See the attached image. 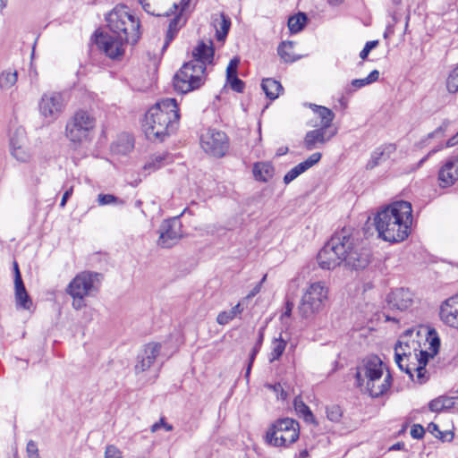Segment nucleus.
Masks as SVG:
<instances>
[{
	"mask_svg": "<svg viewBox=\"0 0 458 458\" xmlns=\"http://www.w3.org/2000/svg\"><path fill=\"white\" fill-rule=\"evenodd\" d=\"M439 345L438 337L433 335L428 327L408 329L395 345V362L412 380L416 372V381L422 384L428 379L425 367L428 358L437 353Z\"/></svg>",
	"mask_w": 458,
	"mask_h": 458,
	"instance_id": "obj_1",
	"label": "nucleus"
},
{
	"mask_svg": "<svg viewBox=\"0 0 458 458\" xmlns=\"http://www.w3.org/2000/svg\"><path fill=\"white\" fill-rule=\"evenodd\" d=\"M318 267L333 270L340 265L354 270L364 269L370 261L369 250L361 248L351 228L344 227L336 232L324 245L317 256Z\"/></svg>",
	"mask_w": 458,
	"mask_h": 458,
	"instance_id": "obj_2",
	"label": "nucleus"
},
{
	"mask_svg": "<svg viewBox=\"0 0 458 458\" xmlns=\"http://www.w3.org/2000/svg\"><path fill=\"white\" fill-rule=\"evenodd\" d=\"M411 204L399 200L379 210L374 217L378 237L386 242H399L405 240L412 224Z\"/></svg>",
	"mask_w": 458,
	"mask_h": 458,
	"instance_id": "obj_3",
	"label": "nucleus"
},
{
	"mask_svg": "<svg viewBox=\"0 0 458 458\" xmlns=\"http://www.w3.org/2000/svg\"><path fill=\"white\" fill-rule=\"evenodd\" d=\"M179 119V108L174 98L158 101L145 115L143 130L146 137L150 140L163 141L177 130Z\"/></svg>",
	"mask_w": 458,
	"mask_h": 458,
	"instance_id": "obj_4",
	"label": "nucleus"
},
{
	"mask_svg": "<svg viewBox=\"0 0 458 458\" xmlns=\"http://www.w3.org/2000/svg\"><path fill=\"white\" fill-rule=\"evenodd\" d=\"M385 369L377 356L366 357L356 368V386L372 398L382 396L392 385V376L387 370L385 373Z\"/></svg>",
	"mask_w": 458,
	"mask_h": 458,
	"instance_id": "obj_5",
	"label": "nucleus"
},
{
	"mask_svg": "<svg viewBox=\"0 0 458 458\" xmlns=\"http://www.w3.org/2000/svg\"><path fill=\"white\" fill-rule=\"evenodd\" d=\"M109 31L123 38L131 44L138 42L140 32V21L130 13L125 5L115 6L106 17Z\"/></svg>",
	"mask_w": 458,
	"mask_h": 458,
	"instance_id": "obj_6",
	"label": "nucleus"
},
{
	"mask_svg": "<svg viewBox=\"0 0 458 458\" xmlns=\"http://www.w3.org/2000/svg\"><path fill=\"white\" fill-rule=\"evenodd\" d=\"M329 298V288L323 281L310 284L302 293L298 312L304 319H311L323 311Z\"/></svg>",
	"mask_w": 458,
	"mask_h": 458,
	"instance_id": "obj_7",
	"label": "nucleus"
},
{
	"mask_svg": "<svg viewBox=\"0 0 458 458\" xmlns=\"http://www.w3.org/2000/svg\"><path fill=\"white\" fill-rule=\"evenodd\" d=\"M100 277L101 275L98 273L83 271L69 283L65 291L72 298L73 309L80 310L86 307L85 298L98 292Z\"/></svg>",
	"mask_w": 458,
	"mask_h": 458,
	"instance_id": "obj_8",
	"label": "nucleus"
},
{
	"mask_svg": "<svg viewBox=\"0 0 458 458\" xmlns=\"http://www.w3.org/2000/svg\"><path fill=\"white\" fill-rule=\"evenodd\" d=\"M206 67L197 61L185 63L173 79L175 91L186 94L199 89L206 81Z\"/></svg>",
	"mask_w": 458,
	"mask_h": 458,
	"instance_id": "obj_9",
	"label": "nucleus"
},
{
	"mask_svg": "<svg viewBox=\"0 0 458 458\" xmlns=\"http://www.w3.org/2000/svg\"><path fill=\"white\" fill-rule=\"evenodd\" d=\"M300 435L299 423L289 418L277 420L266 434V442L273 446L286 447L297 441Z\"/></svg>",
	"mask_w": 458,
	"mask_h": 458,
	"instance_id": "obj_10",
	"label": "nucleus"
},
{
	"mask_svg": "<svg viewBox=\"0 0 458 458\" xmlns=\"http://www.w3.org/2000/svg\"><path fill=\"white\" fill-rule=\"evenodd\" d=\"M95 118L87 111L79 110L66 124V137L73 143L89 141L95 128Z\"/></svg>",
	"mask_w": 458,
	"mask_h": 458,
	"instance_id": "obj_11",
	"label": "nucleus"
},
{
	"mask_svg": "<svg viewBox=\"0 0 458 458\" xmlns=\"http://www.w3.org/2000/svg\"><path fill=\"white\" fill-rule=\"evenodd\" d=\"M200 147L208 156L220 158L228 151L229 139L222 131L208 129L200 136Z\"/></svg>",
	"mask_w": 458,
	"mask_h": 458,
	"instance_id": "obj_12",
	"label": "nucleus"
},
{
	"mask_svg": "<svg viewBox=\"0 0 458 458\" xmlns=\"http://www.w3.org/2000/svg\"><path fill=\"white\" fill-rule=\"evenodd\" d=\"M64 107V95L55 91L43 94L38 103L39 113L48 123L55 121Z\"/></svg>",
	"mask_w": 458,
	"mask_h": 458,
	"instance_id": "obj_13",
	"label": "nucleus"
},
{
	"mask_svg": "<svg viewBox=\"0 0 458 458\" xmlns=\"http://www.w3.org/2000/svg\"><path fill=\"white\" fill-rule=\"evenodd\" d=\"M95 43L108 57L114 59L123 55L124 44L128 42L111 32H96Z\"/></svg>",
	"mask_w": 458,
	"mask_h": 458,
	"instance_id": "obj_14",
	"label": "nucleus"
},
{
	"mask_svg": "<svg viewBox=\"0 0 458 458\" xmlns=\"http://www.w3.org/2000/svg\"><path fill=\"white\" fill-rule=\"evenodd\" d=\"M182 223L176 218L165 220L159 228L157 245L162 248H171L182 238Z\"/></svg>",
	"mask_w": 458,
	"mask_h": 458,
	"instance_id": "obj_15",
	"label": "nucleus"
},
{
	"mask_svg": "<svg viewBox=\"0 0 458 458\" xmlns=\"http://www.w3.org/2000/svg\"><path fill=\"white\" fill-rule=\"evenodd\" d=\"M12 156L19 162L27 163L31 159V153L28 148V140L25 131L17 129L10 140Z\"/></svg>",
	"mask_w": 458,
	"mask_h": 458,
	"instance_id": "obj_16",
	"label": "nucleus"
},
{
	"mask_svg": "<svg viewBox=\"0 0 458 458\" xmlns=\"http://www.w3.org/2000/svg\"><path fill=\"white\" fill-rule=\"evenodd\" d=\"M161 344L151 342L144 345L141 352L138 354L137 363L135 365L136 373H141L148 370L155 362L159 355Z\"/></svg>",
	"mask_w": 458,
	"mask_h": 458,
	"instance_id": "obj_17",
	"label": "nucleus"
},
{
	"mask_svg": "<svg viewBox=\"0 0 458 458\" xmlns=\"http://www.w3.org/2000/svg\"><path fill=\"white\" fill-rule=\"evenodd\" d=\"M442 187L452 186L458 180V156H452L444 163L438 172Z\"/></svg>",
	"mask_w": 458,
	"mask_h": 458,
	"instance_id": "obj_18",
	"label": "nucleus"
},
{
	"mask_svg": "<svg viewBox=\"0 0 458 458\" xmlns=\"http://www.w3.org/2000/svg\"><path fill=\"white\" fill-rule=\"evenodd\" d=\"M386 301L390 309L405 310L412 305L413 294L408 289H395L387 295Z\"/></svg>",
	"mask_w": 458,
	"mask_h": 458,
	"instance_id": "obj_19",
	"label": "nucleus"
},
{
	"mask_svg": "<svg viewBox=\"0 0 458 458\" xmlns=\"http://www.w3.org/2000/svg\"><path fill=\"white\" fill-rule=\"evenodd\" d=\"M440 318L447 326L458 328V294L450 297L441 305Z\"/></svg>",
	"mask_w": 458,
	"mask_h": 458,
	"instance_id": "obj_20",
	"label": "nucleus"
},
{
	"mask_svg": "<svg viewBox=\"0 0 458 458\" xmlns=\"http://www.w3.org/2000/svg\"><path fill=\"white\" fill-rule=\"evenodd\" d=\"M336 134V131H332L327 135V128L320 127L316 130L310 131L304 138V146L308 150L316 148L317 144L323 145Z\"/></svg>",
	"mask_w": 458,
	"mask_h": 458,
	"instance_id": "obj_21",
	"label": "nucleus"
},
{
	"mask_svg": "<svg viewBox=\"0 0 458 458\" xmlns=\"http://www.w3.org/2000/svg\"><path fill=\"white\" fill-rule=\"evenodd\" d=\"M214 54L215 50L211 40L208 43L199 41L192 50L193 59L191 61H197L207 68V64H212Z\"/></svg>",
	"mask_w": 458,
	"mask_h": 458,
	"instance_id": "obj_22",
	"label": "nucleus"
},
{
	"mask_svg": "<svg viewBox=\"0 0 458 458\" xmlns=\"http://www.w3.org/2000/svg\"><path fill=\"white\" fill-rule=\"evenodd\" d=\"M214 54L215 50L211 40L208 43L199 41L192 50L193 59L191 61H197L207 68V64H212Z\"/></svg>",
	"mask_w": 458,
	"mask_h": 458,
	"instance_id": "obj_23",
	"label": "nucleus"
},
{
	"mask_svg": "<svg viewBox=\"0 0 458 458\" xmlns=\"http://www.w3.org/2000/svg\"><path fill=\"white\" fill-rule=\"evenodd\" d=\"M212 25L216 30V38L218 41H224L231 27L230 19L224 13L215 14L212 17Z\"/></svg>",
	"mask_w": 458,
	"mask_h": 458,
	"instance_id": "obj_24",
	"label": "nucleus"
},
{
	"mask_svg": "<svg viewBox=\"0 0 458 458\" xmlns=\"http://www.w3.org/2000/svg\"><path fill=\"white\" fill-rule=\"evenodd\" d=\"M143 9L149 14L155 16H165L169 15L170 13H174L178 8L179 4L176 2L171 3V6L167 9L163 8L156 4H150L148 0H139Z\"/></svg>",
	"mask_w": 458,
	"mask_h": 458,
	"instance_id": "obj_25",
	"label": "nucleus"
},
{
	"mask_svg": "<svg viewBox=\"0 0 458 458\" xmlns=\"http://www.w3.org/2000/svg\"><path fill=\"white\" fill-rule=\"evenodd\" d=\"M16 305L24 310H30L32 301L25 289L22 279L18 277L17 283H14Z\"/></svg>",
	"mask_w": 458,
	"mask_h": 458,
	"instance_id": "obj_26",
	"label": "nucleus"
},
{
	"mask_svg": "<svg viewBox=\"0 0 458 458\" xmlns=\"http://www.w3.org/2000/svg\"><path fill=\"white\" fill-rule=\"evenodd\" d=\"M274 167L269 162H258L253 165V175L256 180L267 182L274 176Z\"/></svg>",
	"mask_w": 458,
	"mask_h": 458,
	"instance_id": "obj_27",
	"label": "nucleus"
},
{
	"mask_svg": "<svg viewBox=\"0 0 458 458\" xmlns=\"http://www.w3.org/2000/svg\"><path fill=\"white\" fill-rule=\"evenodd\" d=\"M378 77L379 72L373 70L366 78L352 80L351 84L345 89V91L347 94H352L357 89L377 81Z\"/></svg>",
	"mask_w": 458,
	"mask_h": 458,
	"instance_id": "obj_28",
	"label": "nucleus"
},
{
	"mask_svg": "<svg viewBox=\"0 0 458 458\" xmlns=\"http://www.w3.org/2000/svg\"><path fill=\"white\" fill-rule=\"evenodd\" d=\"M261 88L268 98L274 100L279 97L280 92L283 90L281 83L274 79H264L261 83Z\"/></svg>",
	"mask_w": 458,
	"mask_h": 458,
	"instance_id": "obj_29",
	"label": "nucleus"
},
{
	"mask_svg": "<svg viewBox=\"0 0 458 458\" xmlns=\"http://www.w3.org/2000/svg\"><path fill=\"white\" fill-rule=\"evenodd\" d=\"M171 161L172 157L168 154H156L153 157H151L149 160L145 164L144 169L150 173L152 171L161 168L162 166L167 165Z\"/></svg>",
	"mask_w": 458,
	"mask_h": 458,
	"instance_id": "obj_30",
	"label": "nucleus"
},
{
	"mask_svg": "<svg viewBox=\"0 0 458 458\" xmlns=\"http://www.w3.org/2000/svg\"><path fill=\"white\" fill-rule=\"evenodd\" d=\"M310 106L320 118L321 127L329 128L335 118L333 111L326 106L310 104Z\"/></svg>",
	"mask_w": 458,
	"mask_h": 458,
	"instance_id": "obj_31",
	"label": "nucleus"
},
{
	"mask_svg": "<svg viewBox=\"0 0 458 458\" xmlns=\"http://www.w3.org/2000/svg\"><path fill=\"white\" fill-rule=\"evenodd\" d=\"M185 19L182 17V14L176 15L174 19H172L169 22L165 41L163 48H166L169 43L174 39L178 30L184 25Z\"/></svg>",
	"mask_w": 458,
	"mask_h": 458,
	"instance_id": "obj_32",
	"label": "nucleus"
},
{
	"mask_svg": "<svg viewBox=\"0 0 458 458\" xmlns=\"http://www.w3.org/2000/svg\"><path fill=\"white\" fill-rule=\"evenodd\" d=\"M455 404V398L449 396H439L428 403V408L433 412H440L451 409Z\"/></svg>",
	"mask_w": 458,
	"mask_h": 458,
	"instance_id": "obj_33",
	"label": "nucleus"
},
{
	"mask_svg": "<svg viewBox=\"0 0 458 458\" xmlns=\"http://www.w3.org/2000/svg\"><path fill=\"white\" fill-rule=\"evenodd\" d=\"M286 347V341L279 337H275L271 342V351L268 354L269 362H274L281 358Z\"/></svg>",
	"mask_w": 458,
	"mask_h": 458,
	"instance_id": "obj_34",
	"label": "nucleus"
},
{
	"mask_svg": "<svg viewBox=\"0 0 458 458\" xmlns=\"http://www.w3.org/2000/svg\"><path fill=\"white\" fill-rule=\"evenodd\" d=\"M293 406L297 414L303 418V420L307 422L314 423L318 425L315 420L314 415L312 414L309 406H307L300 397H296L293 401Z\"/></svg>",
	"mask_w": 458,
	"mask_h": 458,
	"instance_id": "obj_35",
	"label": "nucleus"
},
{
	"mask_svg": "<svg viewBox=\"0 0 458 458\" xmlns=\"http://www.w3.org/2000/svg\"><path fill=\"white\" fill-rule=\"evenodd\" d=\"M18 73L15 70H4L0 73V88L4 90L9 89L15 85Z\"/></svg>",
	"mask_w": 458,
	"mask_h": 458,
	"instance_id": "obj_36",
	"label": "nucleus"
},
{
	"mask_svg": "<svg viewBox=\"0 0 458 458\" xmlns=\"http://www.w3.org/2000/svg\"><path fill=\"white\" fill-rule=\"evenodd\" d=\"M450 121L447 119H445L442 123L433 131L427 134V136L421 140L420 142V147H424L428 145V141L431 139H442L445 136V131H447Z\"/></svg>",
	"mask_w": 458,
	"mask_h": 458,
	"instance_id": "obj_37",
	"label": "nucleus"
},
{
	"mask_svg": "<svg viewBox=\"0 0 458 458\" xmlns=\"http://www.w3.org/2000/svg\"><path fill=\"white\" fill-rule=\"evenodd\" d=\"M277 52L280 57L286 63L296 60L293 54V43L291 41L282 42L277 48Z\"/></svg>",
	"mask_w": 458,
	"mask_h": 458,
	"instance_id": "obj_38",
	"label": "nucleus"
},
{
	"mask_svg": "<svg viewBox=\"0 0 458 458\" xmlns=\"http://www.w3.org/2000/svg\"><path fill=\"white\" fill-rule=\"evenodd\" d=\"M307 16L303 13H299L297 15L292 16L288 20V28L293 33L300 32L305 26Z\"/></svg>",
	"mask_w": 458,
	"mask_h": 458,
	"instance_id": "obj_39",
	"label": "nucleus"
},
{
	"mask_svg": "<svg viewBox=\"0 0 458 458\" xmlns=\"http://www.w3.org/2000/svg\"><path fill=\"white\" fill-rule=\"evenodd\" d=\"M445 86L449 93H456L458 91V64L449 73L445 81Z\"/></svg>",
	"mask_w": 458,
	"mask_h": 458,
	"instance_id": "obj_40",
	"label": "nucleus"
},
{
	"mask_svg": "<svg viewBox=\"0 0 458 458\" xmlns=\"http://www.w3.org/2000/svg\"><path fill=\"white\" fill-rule=\"evenodd\" d=\"M458 142V132L456 133L455 136H454L453 138L449 139L445 144H443V143H439L437 147H435L434 148H432L420 161V164H422L424 163L429 157H431L433 154L440 151L441 149H443L445 147H452L454 145H455L456 143Z\"/></svg>",
	"mask_w": 458,
	"mask_h": 458,
	"instance_id": "obj_41",
	"label": "nucleus"
},
{
	"mask_svg": "<svg viewBox=\"0 0 458 458\" xmlns=\"http://www.w3.org/2000/svg\"><path fill=\"white\" fill-rule=\"evenodd\" d=\"M326 412L327 419L333 422H339L343 416V411L340 406L335 404L327 406Z\"/></svg>",
	"mask_w": 458,
	"mask_h": 458,
	"instance_id": "obj_42",
	"label": "nucleus"
},
{
	"mask_svg": "<svg viewBox=\"0 0 458 458\" xmlns=\"http://www.w3.org/2000/svg\"><path fill=\"white\" fill-rule=\"evenodd\" d=\"M306 170L301 165V164H298L294 167H293L284 177V182L285 184L290 183L294 179H296L299 175H301L302 173H304Z\"/></svg>",
	"mask_w": 458,
	"mask_h": 458,
	"instance_id": "obj_43",
	"label": "nucleus"
},
{
	"mask_svg": "<svg viewBox=\"0 0 458 458\" xmlns=\"http://www.w3.org/2000/svg\"><path fill=\"white\" fill-rule=\"evenodd\" d=\"M98 203L99 206H106L110 204H122L123 201L112 194H98Z\"/></svg>",
	"mask_w": 458,
	"mask_h": 458,
	"instance_id": "obj_44",
	"label": "nucleus"
},
{
	"mask_svg": "<svg viewBox=\"0 0 458 458\" xmlns=\"http://www.w3.org/2000/svg\"><path fill=\"white\" fill-rule=\"evenodd\" d=\"M231 89L236 92H242L244 89V82L237 76L226 79Z\"/></svg>",
	"mask_w": 458,
	"mask_h": 458,
	"instance_id": "obj_45",
	"label": "nucleus"
},
{
	"mask_svg": "<svg viewBox=\"0 0 458 458\" xmlns=\"http://www.w3.org/2000/svg\"><path fill=\"white\" fill-rule=\"evenodd\" d=\"M321 158V154L319 152L313 153L310 155L305 161L301 162V165L307 171L309 168L316 165Z\"/></svg>",
	"mask_w": 458,
	"mask_h": 458,
	"instance_id": "obj_46",
	"label": "nucleus"
},
{
	"mask_svg": "<svg viewBox=\"0 0 458 458\" xmlns=\"http://www.w3.org/2000/svg\"><path fill=\"white\" fill-rule=\"evenodd\" d=\"M240 63L239 58H233L226 68V79L237 76V68Z\"/></svg>",
	"mask_w": 458,
	"mask_h": 458,
	"instance_id": "obj_47",
	"label": "nucleus"
},
{
	"mask_svg": "<svg viewBox=\"0 0 458 458\" xmlns=\"http://www.w3.org/2000/svg\"><path fill=\"white\" fill-rule=\"evenodd\" d=\"M26 452L29 458H39L38 445L33 440L27 443Z\"/></svg>",
	"mask_w": 458,
	"mask_h": 458,
	"instance_id": "obj_48",
	"label": "nucleus"
},
{
	"mask_svg": "<svg viewBox=\"0 0 458 458\" xmlns=\"http://www.w3.org/2000/svg\"><path fill=\"white\" fill-rule=\"evenodd\" d=\"M105 458H123L121 451L114 445H107L105 451Z\"/></svg>",
	"mask_w": 458,
	"mask_h": 458,
	"instance_id": "obj_49",
	"label": "nucleus"
},
{
	"mask_svg": "<svg viewBox=\"0 0 458 458\" xmlns=\"http://www.w3.org/2000/svg\"><path fill=\"white\" fill-rule=\"evenodd\" d=\"M233 319V312H230L229 310H227V311H221L217 315L216 322L219 325H226V324H228Z\"/></svg>",
	"mask_w": 458,
	"mask_h": 458,
	"instance_id": "obj_50",
	"label": "nucleus"
},
{
	"mask_svg": "<svg viewBox=\"0 0 458 458\" xmlns=\"http://www.w3.org/2000/svg\"><path fill=\"white\" fill-rule=\"evenodd\" d=\"M267 387L273 390L276 394L278 399L284 400L287 396L286 392L284 390L280 383L275 385H267Z\"/></svg>",
	"mask_w": 458,
	"mask_h": 458,
	"instance_id": "obj_51",
	"label": "nucleus"
},
{
	"mask_svg": "<svg viewBox=\"0 0 458 458\" xmlns=\"http://www.w3.org/2000/svg\"><path fill=\"white\" fill-rule=\"evenodd\" d=\"M378 45V41L377 40H372V41H368L364 47V48L360 51V57L361 59H366L368 55L369 54V52L375 48Z\"/></svg>",
	"mask_w": 458,
	"mask_h": 458,
	"instance_id": "obj_52",
	"label": "nucleus"
},
{
	"mask_svg": "<svg viewBox=\"0 0 458 458\" xmlns=\"http://www.w3.org/2000/svg\"><path fill=\"white\" fill-rule=\"evenodd\" d=\"M411 436L415 438V439H420L423 437L424 434H425V429L424 428L420 425V424H414L412 427H411V432H410Z\"/></svg>",
	"mask_w": 458,
	"mask_h": 458,
	"instance_id": "obj_53",
	"label": "nucleus"
},
{
	"mask_svg": "<svg viewBox=\"0 0 458 458\" xmlns=\"http://www.w3.org/2000/svg\"><path fill=\"white\" fill-rule=\"evenodd\" d=\"M261 347H259V345H256L253 347L252 349V352L250 353V361H249V364H248V367H247V369H246V374H245V377H248L250 373V369H251V366H252V363L255 360V357L257 355V353L259 352Z\"/></svg>",
	"mask_w": 458,
	"mask_h": 458,
	"instance_id": "obj_54",
	"label": "nucleus"
},
{
	"mask_svg": "<svg viewBox=\"0 0 458 458\" xmlns=\"http://www.w3.org/2000/svg\"><path fill=\"white\" fill-rule=\"evenodd\" d=\"M384 155V151H375L371 157V160L369 163L370 168L374 167L378 164L380 157Z\"/></svg>",
	"mask_w": 458,
	"mask_h": 458,
	"instance_id": "obj_55",
	"label": "nucleus"
},
{
	"mask_svg": "<svg viewBox=\"0 0 458 458\" xmlns=\"http://www.w3.org/2000/svg\"><path fill=\"white\" fill-rule=\"evenodd\" d=\"M72 192H73V187L72 186H71L69 189H67L65 191V192L64 193L63 198L61 199V202H60V207L61 208H64L68 199L72 196Z\"/></svg>",
	"mask_w": 458,
	"mask_h": 458,
	"instance_id": "obj_56",
	"label": "nucleus"
},
{
	"mask_svg": "<svg viewBox=\"0 0 458 458\" xmlns=\"http://www.w3.org/2000/svg\"><path fill=\"white\" fill-rule=\"evenodd\" d=\"M428 430L429 433H431L432 435H434L436 437H438V434L440 433V429L438 428V426L434 423V422H431L428 425Z\"/></svg>",
	"mask_w": 458,
	"mask_h": 458,
	"instance_id": "obj_57",
	"label": "nucleus"
},
{
	"mask_svg": "<svg viewBox=\"0 0 458 458\" xmlns=\"http://www.w3.org/2000/svg\"><path fill=\"white\" fill-rule=\"evenodd\" d=\"M437 438H439L442 441H451L454 438V434L451 431H440Z\"/></svg>",
	"mask_w": 458,
	"mask_h": 458,
	"instance_id": "obj_58",
	"label": "nucleus"
},
{
	"mask_svg": "<svg viewBox=\"0 0 458 458\" xmlns=\"http://www.w3.org/2000/svg\"><path fill=\"white\" fill-rule=\"evenodd\" d=\"M266 277L267 276L265 275L261 280V282L257 284L251 291L250 293L247 295V298H252L254 297L258 293H259L260 291V288H261V284L266 280Z\"/></svg>",
	"mask_w": 458,
	"mask_h": 458,
	"instance_id": "obj_59",
	"label": "nucleus"
},
{
	"mask_svg": "<svg viewBox=\"0 0 458 458\" xmlns=\"http://www.w3.org/2000/svg\"><path fill=\"white\" fill-rule=\"evenodd\" d=\"M293 306H294L293 302H292V301H287V302H286V305H285V310H284V313H283L282 317H283V318H284V317H290V316H291V314H292V311H293Z\"/></svg>",
	"mask_w": 458,
	"mask_h": 458,
	"instance_id": "obj_60",
	"label": "nucleus"
},
{
	"mask_svg": "<svg viewBox=\"0 0 458 458\" xmlns=\"http://www.w3.org/2000/svg\"><path fill=\"white\" fill-rule=\"evenodd\" d=\"M229 311L233 312V318H234L238 314L242 313V309L241 308V305L238 303L234 307H233Z\"/></svg>",
	"mask_w": 458,
	"mask_h": 458,
	"instance_id": "obj_61",
	"label": "nucleus"
},
{
	"mask_svg": "<svg viewBox=\"0 0 458 458\" xmlns=\"http://www.w3.org/2000/svg\"><path fill=\"white\" fill-rule=\"evenodd\" d=\"M13 268H14V283H17L18 277L21 278L17 262H14Z\"/></svg>",
	"mask_w": 458,
	"mask_h": 458,
	"instance_id": "obj_62",
	"label": "nucleus"
},
{
	"mask_svg": "<svg viewBox=\"0 0 458 458\" xmlns=\"http://www.w3.org/2000/svg\"><path fill=\"white\" fill-rule=\"evenodd\" d=\"M164 419H161L158 422L155 423L151 427V431L156 432L161 427H163Z\"/></svg>",
	"mask_w": 458,
	"mask_h": 458,
	"instance_id": "obj_63",
	"label": "nucleus"
},
{
	"mask_svg": "<svg viewBox=\"0 0 458 458\" xmlns=\"http://www.w3.org/2000/svg\"><path fill=\"white\" fill-rule=\"evenodd\" d=\"M191 0H181L180 6H181V13L187 10Z\"/></svg>",
	"mask_w": 458,
	"mask_h": 458,
	"instance_id": "obj_64",
	"label": "nucleus"
}]
</instances>
